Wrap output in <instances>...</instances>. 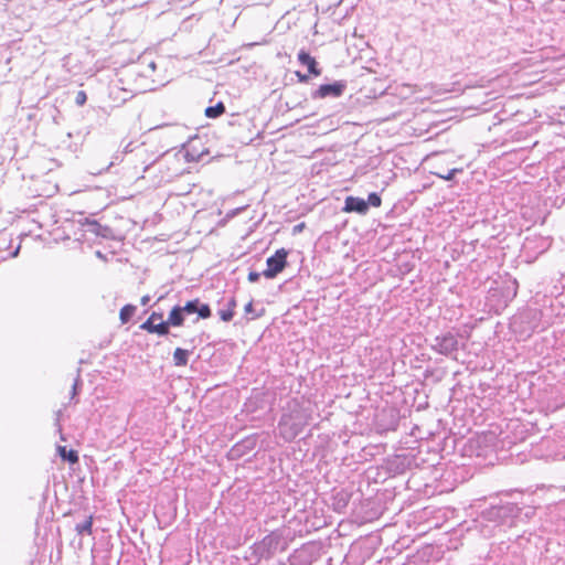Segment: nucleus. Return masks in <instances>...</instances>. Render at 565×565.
<instances>
[{
	"mask_svg": "<svg viewBox=\"0 0 565 565\" xmlns=\"http://www.w3.org/2000/svg\"><path fill=\"white\" fill-rule=\"evenodd\" d=\"M489 437V434L488 433H481L477 436V440L478 441H484L487 440V438Z\"/></svg>",
	"mask_w": 565,
	"mask_h": 565,
	"instance_id": "nucleus-24",
	"label": "nucleus"
},
{
	"mask_svg": "<svg viewBox=\"0 0 565 565\" xmlns=\"http://www.w3.org/2000/svg\"><path fill=\"white\" fill-rule=\"evenodd\" d=\"M183 312L182 307L174 306L169 313L168 320L164 321V323H168V328L170 326L181 327L184 322Z\"/></svg>",
	"mask_w": 565,
	"mask_h": 565,
	"instance_id": "nucleus-9",
	"label": "nucleus"
},
{
	"mask_svg": "<svg viewBox=\"0 0 565 565\" xmlns=\"http://www.w3.org/2000/svg\"><path fill=\"white\" fill-rule=\"evenodd\" d=\"M136 311V307L134 305H126L120 309L119 318L121 323H127Z\"/></svg>",
	"mask_w": 565,
	"mask_h": 565,
	"instance_id": "nucleus-17",
	"label": "nucleus"
},
{
	"mask_svg": "<svg viewBox=\"0 0 565 565\" xmlns=\"http://www.w3.org/2000/svg\"><path fill=\"white\" fill-rule=\"evenodd\" d=\"M367 211L369 207L365 200L355 196H347L344 201L343 212H356L359 214H366Z\"/></svg>",
	"mask_w": 565,
	"mask_h": 565,
	"instance_id": "nucleus-4",
	"label": "nucleus"
},
{
	"mask_svg": "<svg viewBox=\"0 0 565 565\" xmlns=\"http://www.w3.org/2000/svg\"><path fill=\"white\" fill-rule=\"evenodd\" d=\"M298 61L300 64L307 66L310 75L318 77L321 75V68L318 66V62L308 52L301 50L298 53Z\"/></svg>",
	"mask_w": 565,
	"mask_h": 565,
	"instance_id": "nucleus-7",
	"label": "nucleus"
},
{
	"mask_svg": "<svg viewBox=\"0 0 565 565\" xmlns=\"http://www.w3.org/2000/svg\"><path fill=\"white\" fill-rule=\"evenodd\" d=\"M140 329L158 335H167L169 333L168 323H164L163 315L153 311L148 319L140 324Z\"/></svg>",
	"mask_w": 565,
	"mask_h": 565,
	"instance_id": "nucleus-3",
	"label": "nucleus"
},
{
	"mask_svg": "<svg viewBox=\"0 0 565 565\" xmlns=\"http://www.w3.org/2000/svg\"><path fill=\"white\" fill-rule=\"evenodd\" d=\"M345 85L343 83L323 84L320 85L316 92V96L319 98H326L328 96L339 97L342 95Z\"/></svg>",
	"mask_w": 565,
	"mask_h": 565,
	"instance_id": "nucleus-6",
	"label": "nucleus"
},
{
	"mask_svg": "<svg viewBox=\"0 0 565 565\" xmlns=\"http://www.w3.org/2000/svg\"><path fill=\"white\" fill-rule=\"evenodd\" d=\"M93 521H94V515L89 514L83 523L76 525V527H75L76 533L78 535H84V534L90 535L93 533Z\"/></svg>",
	"mask_w": 565,
	"mask_h": 565,
	"instance_id": "nucleus-11",
	"label": "nucleus"
},
{
	"mask_svg": "<svg viewBox=\"0 0 565 565\" xmlns=\"http://www.w3.org/2000/svg\"><path fill=\"white\" fill-rule=\"evenodd\" d=\"M440 352L447 353L457 350L458 342L455 335L448 333L437 339Z\"/></svg>",
	"mask_w": 565,
	"mask_h": 565,
	"instance_id": "nucleus-8",
	"label": "nucleus"
},
{
	"mask_svg": "<svg viewBox=\"0 0 565 565\" xmlns=\"http://www.w3.org/2000/svg\"><path fill=\"white\" fill-rule=\"evenodd\" d=\"M462 171H463L462 168L454 167V168H448L445 171L433 172V174H435L436 177H438L443 180L450 181L456 177L457 173H461Z\"/></svg>",
	"mask_w": 565,
	"mask_h": 565,
	"instance_id": "nucleus-15",
	"label": "nucleus"
},
{
	"mask_svg": "<svg viewBox=\"0 0 565 565\" xmlns=\"http://www.w3.org/2000/svg\"><path fill=\"white\" fill-rule=\"evenodd\" d=\"M435 162H434V170L431 171L433 172H438V171H445L447 170L449 167V162L444 158V157H440L438 154H435Z\"/></svg>",
	"mask_w": 565,
	"mask_h": 565,
	"instance_id": "nucleus-18",
	"label": "nucleus"
},
{
	"mask_svg": "<svg viewBox=\"0 0 565 565\" xmlns=\"http://www.w3.org/2000/svg\"><path fill=\"white\" fill-rule=\"evenodd\" d=\"M72 394H73V395H75V394H76V384H74V385H73Z\"/></svg>",
	"mask_w": 565,
	"mask_h": 565,
	"instance_id": "nucleus-25",
	"label": "nucleus"
},
{
	"mask_svg": "<svg viewBox=\"0 0 565 565\" xmlns=\"http://www.w3.org/2000/svg\"><path fill=\"white\" fill-rule=\"evenodd\" d=\"M295 74H296L298 81L301 82V83H306V82L309 81V75H307V74H302L299 71H297Z\"/></svg>",
	"mask_w": 565,
	"mask_h": 565,
	"instance_id": "nucleus-21",
	"label": "nucleus"
},
{
	"mask_svg": "<svg viewBox=\"0 0 565 565\" xmlns=\"http://www.w3.org/2000/svg\"><path fill=\"white\" fill-rule=\"evenodd\" d=\"M189 360V351L177 348L173 352V361L177 366H185Z\"/></svg>",
	"mask_w": 565,
	"mask_h": 565,
	"instance_id": "nucleus-12",
	"label": "nucleus"
},
{
	"mask_svg": "<svg viewBox=\"0 0 565 565\" xmlns=\"http://www.w3.org/2000/svg\"><path fill=\"white\" fill-rule=\"evenodd\" d=\"M287 256L288 252L285 248L276 250V253L273 256L267 258V267L263 273L264 276L266 278H274L279 273H281L287 265Z\"/></svg>",
	"mask_w": 565,
	"mask_h": 565,
	"instance_id": "nucleus-2",
	"label": "nucleus"
},
{
	"mask_svg": "<svg viewBox=\"0 0 565 565\" xmlns=\"http://www.w3.org/2000/svg\"><path fill=\"white\" fill-rule=\"evenodd\" d=\"M253 310H254L253 301L250 300L248 303H246V305H245V307H244V311H245L246 313H250V312H253Z\"/></svg>",
	"mask_w": 565,
	"mask_h": 565,
	"instance_id": "nucleus-22",
	"label": "nucleus"
},
{
	"mask_svg": "<svg viewBox=\"0 0 565 565\" xmlns=\"http://www.w3.org/2000/svg\"><path fill=\"white\" fill-rule=\"evenodd\" d=\"M225 113V105L218 102L215 106H210L205 109L204 114L207 118H217Z\"/></svg>",
	"mask_w": 565,
	"mask_h": 565,
	"instance_id": "nucleus-14",
	"label": "nucleus"
},
{
	"mask_svg": "<svg viewBox=\"0 0 565 565\" xmlns=\"http://www.w3.org/2000/svg\"><path fill=\"white\" fill-rule=\"evenodd\" d=\"M259 277V274L258 273H249L248 274V280L249 281H256Z\"/></svg>",
	"mask_w": 565,
	"mask_h": 565,
	"instance_id": "nucleus-23",
	"label": "nucleus"
},
{
	"mask_svg": "<svg viewBox=\"0 0 565 565\" xmlns=\"http://www.w3.org/2000/svg\"><path fill=\"white\" fill-rule=\"evenodd\" d=\"M87 100V95L84 90H79L77 92L76 96H75V103L78 105V106H83Z\"/></svg>",
	"mask_w": 565,
	"mask_h": 565,
	"instance_id": "nucleus-20",
	"label": "nucleus"
},
{
	"mask_svg": "<svg viewBox=\"0 0 565 565\" xmlns=\"http://www.w3.org/2000/svg\"><path fill=\"white\" fill-rule=\"evenodd\" d=\"M367 206L371 205L373 207H380L381 204H382V199L380 198V195L377 193H370L369 196H367Z\"/></svg>",
	"mask_w": 565,
	"mask_h": 565,
	"instance_id": "nucleus-19",
	"label": "nucleus"
},
{
	"mask_svg": "<svg viewBox=\"0 0 565 565\" xmlns=\"http://www.w3.org/2000/svg\"><path fill=\"white\" fill-rule=\"evenodd\" d=\"M235 307H236V301H235V299H232L228 303V308L226 310L220 311V318L225 322L231 321L235 315Z\"/></svg>",
	"mask_w": 565,
	"mask_h": 565,
	"instance_id": "nucleus-16",
	"label": "nucleus"
},
{
	"mask_svg": "<svg viewBox=\"0 0 565 565\" xmlns=\"http://www.w3.org/2000/svg\"><path fill=\"white\" fill-rule=\"evenodd\" d=\"M310 415L302 408L297 407L285 414L279 422V434L287 440L295 439L309 424Z\"/></svg>",
	"mask_w": 565,
	"mask_h": 565,
	"instance_id": "nucleus-1",
	"label": "nucleus"
},
{
	"mask_svg": "<svg viewBox=\"0 0 565 565\" xmlns=\"http://www.w3.org/2000/svg\"><path fill=\"white\" fill-rule=\"evenodd\" d=\"M182 310L185 313L198 312L199 317L202 318V319H207V318L211 317V308L209 307V305H206V303L200 305V300L199 299H194V300L188 301L184 305V307H182Z\"/></svg>",
	"mask_w": 565,
	"mask_h": 565,
	"instance_id": "nucleus-5",
	"label": "nucleus"
},
{
	"mask_svg": "<svg viewBox=\"0 0 565 565\" xmlns=\"http://www.w3.org/2000/svg\"><path fill=\"white\" fill-rule=\"evenodd\" d=\"M280 540L281 535L274 531L262 540V545L265 546L268 551H274L278 547Z\"/></svg>",
	"mask_w": 565,
	"mask_h": 565,
	"instance_id": "nucleus-10",
	"label": "nucleus"
},
{
	"mask_svg": "<svg viewBox=\"0 0 565 565\" xmlns=\"http://www.w3.org/2000/svg\"><path fill=\"white\" fill-rule=\"evenodd\" d=\"M57 452L62 459L76 463L78 461V454L76 450H67L64 446H57Z\"/></svg>",
	"mask_w": 565,
	"mask_h": 565,
	"instance_id": "nucleus-13",
	"label": "nucleus"
}]
</instances>
